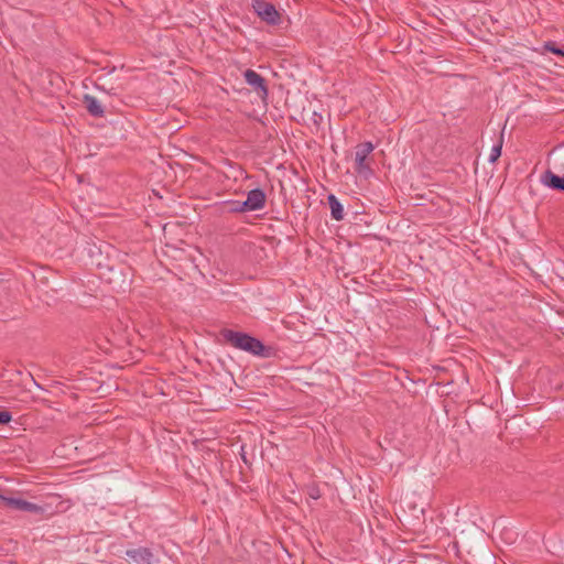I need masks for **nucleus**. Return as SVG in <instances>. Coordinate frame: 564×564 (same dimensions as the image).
<instances>
[{"label":"nucleus","instance_id":"1","mask_svg":"<svg viewBox=\"0 0 564 564\" xmlns=\"http://www.w3.org/2000/svg\"><path fill=\"white\" fill-rule=\"evenodd\" d=\"M224 339L232 347L247 351L258 357H270L271 348L267 347L256 337L247 333L236 332L232 329H224L221 332Z\"/></svg>","mask_w":564,"mask_h":564},{"label":"nucleus","instance_id":"2","mask_svg":"<svg viewBox=\"0 0 564 564\" xmlns=\"http://www.w3.org/2000/svg\"><path fill=\"white\" fill-rule=\"evenodd\" d=\"M373 149L375 147L371 142H364L356 147L354 169L359 175L368 177L372 174L371 160L369 159V155Z\"/></svg>","mask_w":564,"mask_h":564},{"label":"nucleus","instance_id":"3","mask_svg":"<svg viewBox=\"0 0 564 564\" xmlns=\"http://www.w3.org/2000/svg\"><path fill=\"white\" fill-rule=\"evenodd\" d=\"M252 8L257 15L270 25H278L281 22V14L275 7L265 0H252Z\"/></svg>","mask_w":564,"mask_h":564},{"label":"nucleus","instance_id":"4","mask_svg":"<svg viewBox=\"0 0 564 564\" xmlns=\"http://www.w3.org/2000/svg\"><path fill=\"white\" fill-rule=\"evenodd\" d=\"M3 502L12 509L29 513L42 514L45 511L44 507L19 498L7 497L3 498Z\"/></svg>","mask_w":564,"mask_h":564},{"label":"nucleus","instance_id":"5","mask_svg":"<svg viewBox=\"0 0 564 564\" xmlns=\"http://www.w3.org/2000/svg\"><path fill=\"white\" fill-rule=\"evenodd\" d=\"M246 83L253 88L263 99L267 98L269 91L265 79L253 69H247L243 73Z\"/></svg>","mask_w":564,"mask_h":564},{"label":"nucleus","instance_id":"6","mask_svg":"<svg viewBox=\"0 0 564 564\" xmlns=\"http://www.w3.org/2000/svg\"><path fill=\"white\" fill-rule=\"evenodd\" d=\"M267 196L260 188H254L248 192L247 199L243 200V207L247 212L260 210L265 206Z\"/></svg>","mask_w":564,"mask_h":564},{"label":"nucleus","instance_id":"7","mask_svg":"<svg viewBox=\"0 0 564 564\" xmlns=\"http://www.w3.org/2000/svg\"><path fill=\"white\" fill-rule=\"evenodd\" d=\"M540 182L547 188L564 192V174L557 175L553 171L546 170L541 174Z\"/></svg>","mask_w":564,"mask_h":564},{"label":"nucleus","instance_id":"8","mask_svg":"<svg viewBox=\"0 0 564 564\" xmlns=\"http://www.w3.org/2000/svg\"><path fill=\"white\" fill-rule=\"evenodd\" d=\"M84 104L87 111L94 117H102L105 113L104 107L99 102V100L90 95L84 96Z\"/></svg>","mask_w":564,"mask_h":564},{"label":"nucleus","instance_id":"9","mask_svg":"<svg viewBox=\"0 0 564 564\" xmlns=\"http://www.w3.org/2000/svg\"><path fill=\"white\" fill-rule=\"evenodd\" d=\"M328 205L330 208L332 217L335 220H341L344 218V208L334 194H329L327 197Z\"/></svg>","mask_w":564,"mask_h":564},{"label":"nucleus","instance_id":"10","mask_svg":"<svg viewBox=\"0 0 564 564\" xmlns=\"http://www.w3.org/2000/svg\"><path fill=\"white\" fill-rule=\"evenodd\" d=\"M223 212L227 213H246L247 209L243 207V202L240 200H226L221 203Z\"/></svg>","mask_w":564,"mask_h":564},{"label":"nucleus","instance_id":"11","mask_svg":"<svg viewBox=\"0 0 564 564\" xmlns=\"http://www.w3.org/2000/svg\"><path fill=\"white\" fill-rule=\"evenodd\" d=\"M502 143H503V138H502V135H500L497 144H495L491 148L490 155H489L490 163H495L500 158L501 150H502Z\"/></svg>","mask_w":564,"mask_h":564},{"label":"nucleus","instance_id":"12","mask_svg":"<svg viewBox=\"0 0 564 564\" xmlns=\"http://www.w3.org/2000/svg\"><path fill=\"white\" fill-rule=\"evenodd\" d=\"M544 48L555 55H558V56H564V50H562L561 47L556 46V44L554 42H546L544 44Z\"/></svg>","mask_w":564,"mask_h":564},{"label":"nucleus","instance_id":"13","mask_svg":"<svg viewBox=\"0 0 564 564\" xmlns=\"http://www.w3.org/2000/svg\"><path fill=\"white\" fill-rule=\"evenodd\" d=\"M155 562L156 558L154 554L149 549L143 547V563L153 564Z\"/></svg>","mask_w":564,"mask_h":564},{"label":"nucleus","instance_id":"14","mask_svg":"<svg viewBox=\"0 0 564 564\" xmlns=\"http://www.w3.org/2000/svg\"><path fill=\"white\" fill-rule=\"evenodd\" d=\"M12 415L8 411H0V424H7L11 421Z\"/></svg>","mask_w":564,"mask_h":564},{"label":"nucleus","instance_id":"15","mask_svg":"<svg viewBox=\"0 0 564 564\" xmlns=\"http://www.w3.org/2000/svg\"><path fill=\"white\" fill-rule=\"evenodd\" d=\"M310 497L312 499H318L321 497L319 490L317 488H312L310 491Z\"/></svg>","mask_w":564,"mask_h":564},{"label":"nucleus","instance_id":"16","mask_svg":"<svg viewBox=\"0 0 564 564\" xmlns=\"http://www.w3.org/2000/svg\"><path fill=\"white\" fill-rule=\"evenodd\" d=\"M127 555L129 557L133 558L134 561H137V557L140 555V553L137 550H131V551H127Z\"/></svg>","mask_w":564,"mask_h":564},{"label":"nucleus","instance_id":"17","mask_svg":"<svg viewBox=\"0 0 564 564\" xmlns=\"http://www.w3.org/2000/svg\"><path fill=\"white\" fill-rule=\"evenodd\" d=\"M3 498H6V497H4V496H2V495H0V500H2V501H3Z\"/></svg>","mask_w":564,"mask_h":564}]
</instances>
